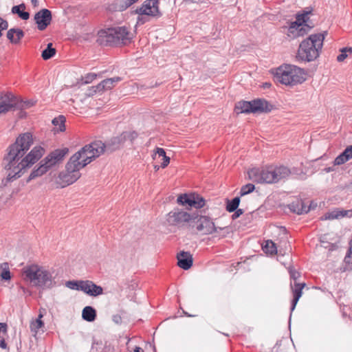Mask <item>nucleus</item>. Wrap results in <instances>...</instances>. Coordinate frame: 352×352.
Returning a JSON list of instances; mask_svg holds the SVG:
<instances>
[{
	"label": "nucleus",
	"instance_id": "25",
	"mask_svg": "<svg viewBox=\"0 0 352 352\" xmlns=\"http://www.w3.org/2000/svg\"><path fill=\"white\" fill-rule=\"evenodd\" d=\"M48 170H49V168L46 166L45 162H43V160H42L40 162V166L36 169H34L32 171L27 182H28L30 180L35 179L36 177L43 175Z\"/></svg>",
	"mask_w": 352,
	"mask_h": 352
},
{
	"label": "nucleus",
	"instance_id": "27",
	"mask_svg": "<svg viewBox=\"0 0 352 352\" xmlns=\"http://www.w3.org/2000/svg\"><path fill=\"white\" fill-rule=\"evenodd\" d=\"M121 80V78L120 77H113L111 78H107L102 82H100L102 91L106 90L111 89L113 87L116 86V85Z\"/></svg>",
	"mask_w": 352,
	"mask_h": 352
},
{
	"label": "nucleus",
	"instance_id": "37",
	"mask_svg": "<svg viewBox=\"0 0 352 352\" xmlns=\"http://www.w3.org/2000/svg\"><path fill=\"white\" fill-rule=\"evenodd\" d=\"M101 92H103V91L102 89V87H101L100 84L99 83L96 86H92V87H89L86 92V96L91 97L97 93H101Z\"/></svg>",
	"mask_w": 352,
	"mask_h": 352
},
{
	"label": "nucleus",
	"instance_id": "1",
	"mask_svg": "<svg viewBox=\"0 0 352 352\" xmlns=\"http://www.w3.org/2000/svg\"><path fill=\"white\" fill-rule=\"evenodd\" d=\"M32 144V135L27 132L21 134L16 142L10 146L8 154L3 159L5 169L9 171L7 175L8 180L12 181L20 177L26 168L33 165L43 155L44 148L41 146H36L21 159Z\"/></svg>",
	"mask_w": 352,
	"mask_h": 352
},
{
	"label": "nucleus",
	"instance_id": "49",
	"mask_svg": "<svg viewBox=\"0 0 352 352\" xmlns=\"http://www.w3.org/2000/svg\"><path fill=\"white\" fill-rule=\"evenodd\" d=\"M7 331V324L0 322V332L6 333Z\"/></svg>",
	"mask_w": 352,
	"mask_h": 352
},
{
	"label": "nucleus",
	"instance_id": "35",
	"mask_svg": "<svg viewBox=\"0 0 352 352\" xmlns=\"http://www.w3.org/2000/svg\"><path fill=\"white\" fill-rule=\"evenodd\" d=\"M113 8H111V10L119 12L124 11L129 7L124 0H121L117 2L116 3L113 4Z\"/></svg>",
	"mask_w": 352,
	"mask_h": 352
},
{
	"label": "nucleus",
	"instance_id": "45",
	"mask_svg": "<svg viewBox=\"0 0 352 352\" xmlns=\"http://www.w3.org/2000/svg\"><path fill=\"white\" fill-rule=\"evenodd\" d=\"M351 256H352V247L349 248V250L348 251V253L346 254V256L344 257V261L346 263H351Z\"/></svg>",
	"mask_w": 352,
	"mask_h": 352
},
{
	"label": "nucleus",
	"instance_id": "44",
	"mask_svg": "<svg viewBox=\"0 0 352 352\" xmlns=\"http://www.w3.org/2000/svg\"><path fill=\"white\" fill-rule=\"evenodd\" d=\"M8 28V22L0 16V37L2 36V31Z\"/></svg>",
	"mask_w": 352,
	"mask_h": 352
},
{
	"label": "nucleus",
	"instance_id": "2",
	"mask_svg": "<svg viewBox=\"0 0 352 352\" xmlns=\"http://www.w3.org/2000/svg\"><path fill=\"white\" fill-rule=\"evenodd\" d=\"M91 161V157H89L82 148L74 154L65 166V171L59 174L63 186L70 185L79 179V170Z\"/></svg>",
	"mask_w": 352,
	"mask_h": 352
},
{
	"label": "nucleus",
	"instance_id": "6",
	"mask_svg": "<svg viewBox=\"0 0 352 352\" xmlns=\"http://www.w3.org/2000/svg\"><path fill=\"white\" fill-rule=\"evenodd\" d=\"M304 70L293 65H283L277 68L275 78L280 83L293 86L305 80Z\"/></svg>",
	"mask_w": 352,
	"mask_h": 352
},
{
	"label": "nucleus",
	"instance_id": "50",
	"mask_svg": "<svg viewBox=\"0 0 352 352\" xmlns=\"http://www.w3.org/2000/svg\"><path fill=\"white\" fill-rule=\"evenodd\" d=\"M104 349V352H115L114 348L111 346H106Z\"/></svg>",
	"mask_w": 352,
	"mask_h": 352
},
{
	"label": "nucleus",
	"instance_id": "3",
	"mask_svg": "<svg viewBox=\"0 0 352 352\" xmlns=\"http://www.w3.org/2000/svg\"><path fill=\"white\" fill-rule=\"evenodd\" d=\"M290 170L284 166H267L262 169L254 168L248 172L249 179L256 183L274 184L287 178Z\"/></svg>",
	"mask_w": 352,
	"mask_h": 352
},
{
	"label": "nucleus",
	"instance_id": "40",
	"mask_svg": "<svg viewBox=\"0 0 352 352\" xmlns=\"http://www.w3.org/2000/svg\"><path fill=\"white\" fill-rule=\"evenodd\" d=\"M43 317L42 314H39L38 318L36 320L35 322H32L31 324L32 331H37L38 329L41 328L43 326V322L41 320V318Z\"/></svg>",
	"mask_w": 352,
	"mask_h": 352
},
{
	"label": "nucleus",
	"instance_id": "51",
	"mask_svg": "<svg viewBox=\"0 0 352 352\" xmlns=\"http://www.w3.org/2000/svg\"><path fill=\"white\" fill-rule=\"evenodd\" d=\"M0 347L2 349H6L7 347V344L3 338L0 340Z\"/></svg>",
	"mask_w": 352,
	"mask_h": 352
},
{
	"label": "nucleus",
	"instance_id": "32",
	"mask_svg": "<svg viewBox=\"0 0 352 352\" xmlns=\"http://www.w3.org/2000/svg\"><path fill=\"white\" fill-rule=\"evenodd\" d=\"M56 54V49L52 47V43L47 44V47L42 52L41 56L44 60L52 58Z\"/></svg>",
	"mask_w": 352,
	"mask_h": 352
},
{
	"label": "nucleus",
	"instance_id": "9",
	"mask_svg": "<svg viewBox=\"0 0 352 352\" xmlns=\"http://www.w3.org/2000/svg\"><path fill=\"white\" fill-rule=\"evenodd\" d=\"M236 109L239 113H268L272 109V105L265 99L258 98L252 101H240L236 103Z\"/></svg>",
	"mask_w": 352,
	"mask_h": 352
},
{
	"label": "nucleus",
	"instance_id": "5",
	"mask_svg": "<svg viewBox=\"0 0 352 352\" xmlns=\"http://www.w3.org/2000/svg\"><path fill=\"white\" fill-rule=\"evenodd\" d=\"M327 34V32L324 31L322 34H311L303 40L299 45L296 58L305 62H311L317 58Z\"/></svg>",
	"mask_w": 352,
	"mask_h": 352
},
{
	"label": "nucleus",
	"instance_id": "57",
	"mask_svg": "<svg viewBox=\"0 0 352 352\" xmlns=\"http://www.w3.org/2000/svg\"><path fill=\"white\" fill-rule=\"evenodd\" d=\"M32 3L34 5L37 3V0H32Z\"/></svg>",
	"mask_w": 352,
	"mask_h": 352
},
{
	"label": "nucleus",
	"instance_id": "8",
	"mask_svg": "<svg viewBox=\"0 0 352 352\" xmlns=\"http://www.w3.org/2000/svg\"><path fill=\"white\" fill-rule=\"evenodd\" d=\"M100 36L105 37V41L109 45L126 44L131 41V33L124 26L108 28L100 32Z\"/></svg>",
	"mask_w": 352,
	"mask_h": 352
},
{
	"label": "nucleus",
	"instance_id": "13",
	"mask_svg": "<svg viewBox=\"0 0 352 352\" xmlns=\"http://www.w3.org/2000/svg\"><path fill=\"white\" fill-rule=\"evenodd\" d=\"M158 0H146L142 6L137 8L135 11L139 15L138 22L143 20V15L159 17L162 15L159 10Z\"/></svg>",
	"mask_w": 352,
	"mask_h": 352
},
{
	"label": "nucleus",
	"instance_id": "24",
	"mask_svg": "<svg viewBox=\"0 0 352 352\" xmlns=\"http://www.w3.org/2000/svg\"><path fill=\"white\" fill-rule=\"evenodd\" d=\"M26 8L25 3H21L17 6H14L11 9V12L13 14H17L23 20H28L30 18V13L25 11Z\"/></svg>",
	"mask_w": 352,
	"mask_h": 352
},
{
	"label": "nucleus",
	"instance_id": "47",
	"mask_svg": "<svg viewBox=\"0 0 352 352\" xmlns=\"http://www.w3.org/2000/svg\"><path fill=\"white\" fill-rule=\"evenodd\" d=\"M162 160H163V162H162V163L161 164V167L164 168H166L168 165V164L170 162V157H167L166 155H165L162 158Z\"/></svg>",
	"mask_w": 352,
	"mask_h": 352
},
{
	"label": "nucleus",
	"instance_id": "36",
	"mask_svg": "<svg viewBox=\"0 0 352 352\" xmlns=\"http://www.w3.org/2000/svg\"><path fill=\"white\" fill-rule=\"evenodd\" d=\"M113 8H111V10L119 12L124 11L129 7L124 0H121L117 2L116 3L113 4Z\"/></svg>",
	"mask_w": 352,
	"mask_h": 352
},
{
	"label": "nucleus",
	"instance_id": "4",
	"mask_svg": "<svg viewBox=\"0 0 352 352\" xmlns=\"http://www.w3.org/2000/svg\"><path fill=\"white\" fill-rule=\"evenodd\" d=\"M53 270H46L36 265L27 266L23 269L24 279L33 286L50 289L56 285Z\"/></svg>",
	"mask_w": 352,
	"mask_h": 352
},
{
	"label": "nucleus",
	"instance_id": "54",
	"mask_svg": "<svg viewBox=\"0 0 352 352\" xmlns=\"http://www.w3.org/2000/svg\"><path fill=\"white\" fill-rule=\"evenodd\" d=\"M134 352H144V351L142 348L136 346L134 349Z\"/></svg>",
	"mask_w": 352,
	"mask_h": 352
},
{
	"label": "nucleus",
	"instance_id": "48",
	"mask_svg": "<svg viewBox=\"0 0 352 352\" xmlns=\"http://www.w3.org/2000/svg\"><path fill=\"white\" fill-rule=\"evenodd\" d=\"M113 320L116 324H120L122 322V318L119 315H115L113 316Z\"/></svg>",
	"mask_w": 352,
	"mask_h": 352
},
{
	"label": "nucleus",
	"instance_id": "52",
	"mask_svg": "<svg viewBox=\"0 0 352 352\" xmlns=\"http://www.w3.org/2000/svg\"><path fill=\"white\" fill-rule=\"evenodd\" d=\"M333 170H334L333 167H327L323 169V171H324L325 173H330Z\"/></svg>",
	"mask_w": 352,
	"mask_h": 352
},
{
	"label": "nucleus",
	"instance_id": "28",
	"mask_svg": "<svg viewBox=\"0 0 352 352\" xmlns=\"http://www.w3.org/2000/svg\"><path fill=\"white\" fill-rule=\"evenodd\" d=\"M350 210H333L324 214L323 219H337L346 216H349Z\"/></svg>",
	"mask_w": 352,
	"mask_h": 352
},
{
	"label": "nucleus",
	"instance_id": "10",
	"mask_svg": "<svg viewBox=\"0 0 352 352\" xmlns=\"http://www.w3.org/2000/svg\"><path fill=\"white\" fill-rule=\"evenodd\" d=\"M34 101L27 100L19 102L11 93H8L0 98V115L6 113L15 108L26 109L34 105Z\"/></svg>",
	"mask_w": 352,
	"mask_h": 352
},
{
	"label": "nucleus",
	"instance_id": "43",
	"mask_svg": "<svg viewBox=\"0 0 352 352\" xmlns=\"http://www.w3.org/2000/svg\"><path fill=\"white\" fill-rule=\"evenodd\" d=\"M166 155V152L164 148H157L155 153L153 155V157L154 160H156L157 157H164Z\"/></svg>",
	"mask_w": 352,
	"mask_h": 352
},
{
	"label": "nucleus",
	"instance_id": "46",
	"mask_svg": "<svg viewBox=\"0 0 352 352\" xmlns=\"http://www.w3.org/2000/svg\"><path fill=\"white\" fill-rule=\"evenodd\" d=\"M234 212V213L232 214V219H236L243 213V210L241 209V208H237Z\"/></svg>",
	"mask_w": 352,
	"mask_h": 352
},
{
	"label": "nucleus",
	"instance_id": "33",
	"mask_svg": "<svg viewBox=\"0 0 352 352\" xmlns=\"http://www.w3.org/2000/svg\"><path fill=\"white\" fill-rule=\"evenodd\" d=\"M1 272L0 274L1 278L4 280H9L11 278V274L9 270L8 263H3L1 265Z\"/></svg>",
	"mask_w": 352,
	"mask_h": 352
},
{
	"label": "nucleus",
	"instance_id": "22",
	"mask_svg": "<svg viewBox=\"0 0 352 352\" xmlns=\"http://www.w3.org/2000/svg\"><path fill=\"white\" fill-rule=\"evenodd\" d=\"M352 158V145L347 146L333 161L334 166L344 164Z\"/></svg>",
	"mask_w": 352,
	"mask_h": 352
},
{
	"label": "nucleus",
	"instance_id": "59",
	"mask_svg": "<svg viewBox=\"0 0 352 352\" xmlns=\"http://www.w3.org/2000/svg\"><path fill=\"white\" fill-rule=\"evenodd\" d=\"M350 247H352V239H351V241L350 242Z\"/></svg>",
	"mask_w": 352,
	"mask_h": 352
},
{
	"label": "nucleus",
	"instance_id": "23",
	"mask_svg": "<svg viewBox=\"0 0 352 352\" xmlns=\"http://www.w3.org/2000/svg\"><path fill=\"white\" fill-rule=\"evenodd\" d=\"M24 34L21 29L11 28L7 32V38L12 43L16 44L20 42Z\"/></svg>",
	"mask_w": 352,
	"mask_h": 352
},
{
	"label": "nucleus",
	"instance_id": "14",
	"mask_svg": "<svg viewBox=\"0 0 352 352\" xmlns=\"http://www.w3.org/2000/svg\"><path fill=\"white\" fill-rule=\"evenodd\" d=\"M290 278L294 280V283H291V287L294 294V298L291 305V312H292L302 296V290L305 286L304 283H298L296 280L300 277V273L294 269H289Z\"/></svg>",
	"mask_w": 352,
	"mask_h": 352
},
{
	"label": "nucleus",
	"instance_id": "42",
	"mask_svg": "<svg viewBox=\"0 0 352 352\" xmlns=\"http://www.w3.org/2000/svg\"><path fill=\"white\" fill-rule=\"evenodd\" d=\"M96 76H97V74H94V73H89V74H86L83 78L85 83L89 84V83L91 82L96 78Z\"/></svg>",
	"mask_w": 352,
	"mask_h": 352
},
{
	"label": "nucleus",
	"instance_id": "19",
	"mask_svg": "<svg viewBox=\"0 0 352 352\" xmlns=\"http://www.w3.org/2000/svg\"><path fill=\"white\" fill-rule=\"evenodd\" d=\"M80 291L91 296L102 294L103 289L91 280H81Z\"/></svg>",
	"mask_w": 352,
	"mask_h": 352
},
{
	"label": "nucleus",
	"instance_id": "30",
	"mask_svg": "<svg viewBox=\"0 0 352 352\" xmlns=\"http://www.w3.org/2000/svg\"><path fill=\"white\" fill-rule=\"evenodd\" d=\"M263 251L271 255L276 254L277 253V248L276 244L271 240L265 241V245H263Z\"/></svg>",
	"mask_w": 352,
	"mask_h": 352
},
{
	"label": "nucleus",
	"instance_id": "18",
	"mask_svg": "<svg viewBox=\"0 0 352 352\" xmlns=\"http://www.w3.org/2000/svg\"><path fill=\"white\" fill-rule=\"evenodd\" d=\"M52 12L46 8H43L36 12L34 15V20L39 30H44L51 23Z\"/></svg>",
	"mask_w": 352,
	"mask_h": 352
},
{
	"label": "nucleus",
	"instance_id": "16",
	"mask_svg": "<svg viewBox=\"0 0 352 352\" xmlns=\"http://www.w3.org/2000/svg\"><path fill=\"white\" fill-rule=\"evenodd\" d=\"M68 152L69 149L67 148L56 149L46 156L43 160V162H45L46 166L50 168L56 164L61 162Z\"/></svg>",
	"mask_w": 352,
	"mask_h": 352
},
{
	"label": "nucleus",
	"instance_id": "29",
	"mask_svg": "<svg viewBox=\"0 0 352 352\" xmlns=\"http://www.w3.org/2000/svg\"><path fill=\"white\" fill-rule=\"evenodd\" d=\"M240 204V197H236L233 198L232 200L227 199L226 201V210L229 212H232L235 211Z\"/></svg>",
	"mask_w": 352,
	"mask_h": 352
},
{
	"label": "nucleus",
	"instance_id": "7",
	"mask_svg": "<svg viewBox=\"0 0 352 352\" xmlns=\"http://www.w3.org/2000/svg\"><path fill=\"white\" fill-rule=\"evenodd\" d=\"M124 142V138L122 134L119 136L113 137L103 143L100 140L94 141L82 148L85 151L89 157H91V160L99 157L100 155L107 152H112L119 148L120 144Z\"/></svg>",
	"mask_w": 352,
	"mask_h": 352
},
{
	"label": "nucleus",
	"instance_id": "12",
	"mask_svg": "<svg viewBox=\"0 0 352 352\" xmlns=\"http://www.w3.org/2000/svg\"><path fill=\"white\" fill-rule=\"evenodd\" d=\"M192 219V214L190 215L187 212L179 209L170 211L166 216L167 223L177 227L186 226L190 228Z\"/></svg>",
	"mask_w": 352,
	"mask_h": 352
},
{
	"label": "nucleus",
	"instance_id": "34",
	"mask_svg": "<svg viewBox=\"0 0 352 352\" xmlns=\"http://www.w3.org/2000/svg\"><path fill=\"white\" fill-rule=\"evenodd\" d=\"M255 189V186L252 184H248L241 187L240 190V196L243 197L253 192Z\"/></svg>",
	"mask_w": 352,
	"mask_h": 352
},
{
	"label": "nucleus",
	"instance_id": "55",
	"mask_svg": "<svg viewBox=\"0 0 352 352\" xmlns=\"http://www.w3.org/2000/svg\"><path fill=\"white\" fill-rule=\"evenodd\" d=\"M183 313L184 314L185 316H188V317H194L195 316L194 315H190L188 313H187L186 311H183Z\"/></svg>",
	"mask_w": 352,
	"mask_h": 352
},
{
	"label": "nucleus",
	"instance_id": "31",
	"mask_svg": "<svg viewBox=\"0 0 352 352\" xmlns=\"http://www.w3.org/2000/svg\"><path fill=\"white\" fill-rule=\"evenodd\" d=\"M65 117L63 116H59L56 118H54L52 122V124L58 128H57V131H64L65 130Z\"/></svg>",
	"mask_w": 352,
	"mask_h": 352
},
{
	"label": "nucleus",
	"instance_id": "11",
	"mask_svg": "<svg viewBox=\"0 0 352 352\" xmlns=\"http://www.w3.org/2000/svg\"><path fill=\"white\" fill-rule=\"evenodd\" d=\"M196 228V230L204 234H210L217 232L218 230H222L224 228L216 227L211 219L206 216L192 214V219L190 221V228Z\"/></svg>",
	"mask_w": 352,
	"mask_h": 352
},
{
	"label": "nucleus",
	"instance_id": "39",
	"mask_svg": "<svg viewBox=\"0 0 352 352\" xmlns=\"http://www.w3.org/2000/svg\"><path fill=\"white\" fill-rule=\"evenodd\" d=\"M347 52L352 53V47H344L341 50V54L337 56L338 62L343 61L347 57Z\"/></svg>",
	"mask_w": 352,
	"mask_h": 352
},
{
	"label": "nucleus",
	"instance_id": "53",
	"mask_svg": "<svg viewBox=\"0 0 352 352\" xmlns=\"http://www.w3.org/2000/svg\"><path fill=\"white\" fill-rule=\"evenodd\" d=\"M199 0H184V3L186 4L191 3H199Z\"/></svg>",
	"mask_w": 352,
	"mask_h": 352
},
{
	"label": "nucleus",
	"instance_id": "20",
	"mask_svg": "<svg viewBox=\"0 0 352 352\" xmlns=\"http://www.w3.org/2000/svg\"><path fill=\"white\" fill-rule=\"evenodd\" d=\"M177 265L183 270L190 269L192 265V256L189 252L182 251L177 256Z\"/></svg>",
	"mask_w": 352,
	"mask_h": 352
},
{
	"label": "nucleus",
	"instance_id": "38",
	"mask_svg": "<svg viewBox=\"0 0 352 352\" xmlns=\"http://www.w3.org/2000/svg\"><path fill=\"white\" fill-rule=\"evenodd\" d=\"M65 285L71 289L80 291L81 280H69L66 282Z\"/></svg>",
	"mask_w": 352,
	"mask_h": 352
},
{
	"label": "nucleus",
	"instance_id": "56",
	"mask_svg": "<svg viewBox=\"0 0 352 352\" xmlns=\"http://www.w3.org/2000/svg\"><path fill=\"white\" fill-rule=\"evenodd\" d=\"M125 2L128 4V6L130 7L131 5H133L131 1L130 0H124Z\"/></svg>",
	"mask_w": 352,
	"mask_h": 352
},
{
	"label": "nucleus",
	"instance_id": "15",
	"mask_svg": "<svg viewBox=\"0 0 352 352\" xmlns=\"http://www.w3.org/2000/svg\"><path fill=\"white\" fill-rule=\"evenodd\" d=\"M177 203L182 206L201 208L205 205V199L198 194H183L178 197Z\"/></svg>",
	"mask_w": 352,
	"mask_h": 352
},
{
	"label": "nucleus",
	"instance_id": "26",
	"mask_svg": "<svg viewBox=\"0 0 352 352\" xmlns=\"http://www.w3.org/2000/svg\"><path fill=\"white\" fill-rule=\"evenodd\" d=\"M82 318L87 322L94 321L96 318V309L91 306L85 307L82 311Z\"/></svg>",
	"mask_w": 352,
	"mask_h": 352
},
{
	"label": "nucleus",
	"instance_id": "58",
	"mask_svg": "<svg viewBox=\"0 0 352 352\" xmlns=\"http://www.w3.org/2000/svg\"><path fill=\"white\" fill-rule=\"evenodd\" d=\"M155 170H158L159 169V166H155Z\"/></svg>",
	"mask_w": 352,
	"mask_h": 352
},
{
	"label": "nucleus",
	"instance_id": "41",
	"mask_svg": "<svg viewBox=\"0 0 352 352\" xmlns=\"http://www.w3.org/2000/svg\"><path fill=\"white\" fill-rule=\"evenodd\" d=\"M123 138H124V142L127 140L132 142L138 137V133L135 131L129 132L125 131L122 133Z\"/></svg>",
	"mask_w": 352,
	"mask_h": 352
},
{
	"label": "nucleus",
	"instance_id": "21",
	"mask_svg": "<svg viewBox=\"0 0 352 352\" xmlns=\"http://www.w3.org/2000/svg\"><path fill=\"white\" fill-rule=\"evenodd\" d=\"M289 209L298 214L307 213L310 210V206H307L302 200L296 199L288 205Z\"/></svg>",
	"mask_w": 352,
	"mask_h": 352
},
{
	"label": "nucleus",
	"instance_id": "17",
	"mask_svg": "<svg viewBox=\"0 0 352 352\" xmlns=\"http://www.w3.org/2000/svg\"><path fill=\"white\" fill-rule=\"evenodd\" d=\"M311 10H307L303 11L302 13L298 14L296 16V20L294 22H292L289 25V32L292 33L294 32V30H298V35H301V31L302 30L303 28L302 27V25H305L307 27L309 30H310L312 26H309V25H307L306 23L307 22L309 18L308 15L311 14Z\"/></svg>",
	"mask_w": 352,
	"mask_h": 352
}]
</instances>
